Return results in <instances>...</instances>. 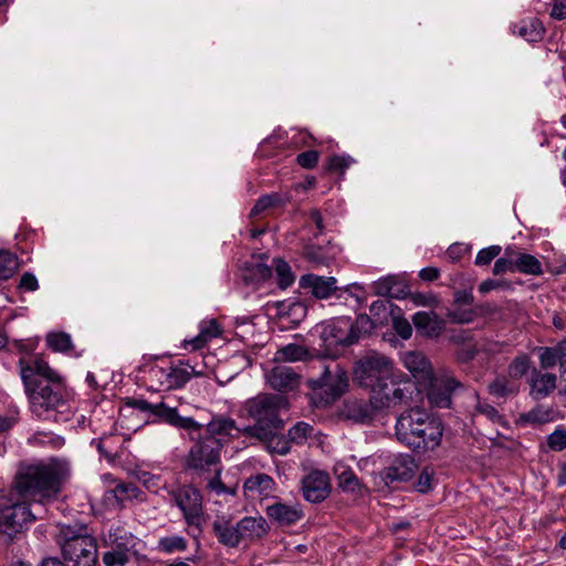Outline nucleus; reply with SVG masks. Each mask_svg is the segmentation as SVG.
<instances>
[{"instance_id":"423d86ee","label":"nucleus","mask_w":566,"mask_h":566,"mask_svg":"<svg viewBox=\"0 0 566 566\" xmlns=\"http://www.w3.org/2000/svg\"><path fill=\"white\" fill-rule=\"evenodd\" d=\"M397 438L417 450L436 448L442 434L440 423L421 409H410L401 413L396 424Z\"/></svg>"},{"instance_id":"3c124183","label":"nucleus","mask_w":566,"mask_h":566,"mask_svg":"<svg viewBox=\"0 0 566 566\" xmlns=\"http://www.w3.org/2000/svg\"><path fill=\"white\" fill-rule=\"evenodd\" d=\"M160 545L167 552L181 551L185 548V542L179 537L164 538Z\"/></svg>"},{"instance_id":"f3484780","label":"nucleus","mask_w":566,"mask_h":566,"mask_svg":"<svg viewBox=\"0 0 566 566\" xmlns=\"http://www.w3.org/2000/svg\"><path fill=\"white\" fill-rule=\"evenodd\" d=\"M176 502L185 514L187 521L197 524L201 513V496L190 486L181 489L176 495Z\"/></svg>"},{"instance_id":"8fccbe9b","label":"nucleus","mask_w":566,"mask_h":566,"mask_svg":"<svg viewBox=\"0 0 566 566\" xmlns=\"http://www.w3.org/2000/svg\"><path fill=\"white\" fill-rule=\"evenodd\" d=\"M336 279L333 276L316 275L313 273H306L300 277L298 283H336Z\"/></svg>"},{"instance_id":"ddd939ff","label":"nucleus","mask_w":566,"mask_h":566,"mask_svg":"<svg viewBox=\"0 0 566 566\" xmlns=\"http://www.w3.org/2000/svg\"><path fill=\"white\" fill-rule=\"evenodd\" d=\"M528 369V361L526 357H517L509 367L510 379L497 378L490 385V392L496 397H504L515 394L520 389L518 380L525 375Z\"/></svg>"},{"instance_id":"a211bd4d","label":"nucleus","mask_w":566,"mask_h":566,"mask_svg":"<svg viewBox=\"0 0 566 566\" xmlns=\"http://www.w3.org/2000/svg\"><path fill=\"white\" fill-rule=\"evenodd\" d=\"M264 258L265 254H253L251 260L243 263L241 271L244 283H261L272 277V266L262 262Z\"/></svg>"},{"instance_id":"0eeeda50","label":"nucleus","mask_w":566,"mask_h":566,"mask_svg":"<svg viewBox=\"0 0 566 566\" xmlns=\"http://www.w3.org/2000/svg\"><path fill=\"white\" fill-rule=\"evenodd\" d=\"M394 377L391 363L377 353H368L357 360L354 367V380L371 390L380 382Z\"/></svg>"},{"instance_id":"0e129e2a","label":"nucleus","mask_w":566,"mask_h":566,"mask_svg":"<svg viewBox=\"0 0 566 566\" xmlns=\"http://www.w3.org/2000/svg\"><path fill=\"white\" fill-rule=\"evenodd\" d=\"M41 566H63L57 559L49 558L43 560Z\"/></svg>"},{"instance_id":"a18cd8bd","label":"nucleus","mask_w":566,"mask_h":566,"mask_svg":"<svg viewBox=\"0 0 566 566\" xmlns=\"http://www.w3.org/2000/svg\"><path fill=\"white\" fill-rule=\"evenodd\" d=\"M304 256L316 264H323L327 259L324 254L323 248L318 245H307L304 249Z\"/></svg>"},{"instance_id":"bb28decb","label":"nucleus","mask_w":566,"mask_h":566,"mask_svg":"<svg viewBox=\"0 0 566 566\" xmlns=\"http://www.w3.org/2000/svg\"><path fill=\"white\" fill-rule=\"evenodd\" d=\"M492 273L495 276L507 273H516L515 269V245H507L494 262Z\"/></svg>"},{"instance_id":"4be33fe9","label":"nucleus","mask_w":566,"mask_h":566,"mask_svg":"<svg viewBox=\"0 0 566 566\" xmlns=\"http://www.w3.org/2000/svg\"><path fill=\"white\" fill-rule=\"evenodd\" d=\"M268 517L282 526L294 524L301 518V511L295 506H290L276 502L266 509Z\"/></svg>"},{"instance_id":"603ef678","label":"nucleus","mask_w":566,"mask_h":566,"mask_svg":"<svg viewBox=\"0 0 566 566\" xmlns=\"http://www.w3.org/2000/svg\"><path fill=\"white\" fill-rule=\"evenodd\" d=\"M551 17L555 20L566 19V0H555Z\"/></svg>"},{"instance_id":"c756f323","label":"nucleus","mask_w":566,"mask_h":566,"mask_svg":"<svg viewBox=\"0 0 566 566\" xmlns=\"http://www.w3.org/2000/svg\"><path fill=\"white\" fill-rule=\"evenodd\" d=\"M531 387L537 395H547L556 388V376L534 371L531 378Z\"/></svg>"},{"instance_id":"58836bf2","label":"nucleus","mask_w":566,"mask_h":566,"mask_svg":"<svg viewBox=\"0 0 566 566\" xmlns=\"http://www.w3.org/2000/svg\"><path fill=\"white\" fill-rule=\"evenodd\" d=\"M214 530H216L218 538L223 544L229 545V546H231V543L228 542L230 536L233 537L234 535H239L238 534V525L233 526V525L229 524L228 522L216 523Z\"/></svg>"},{"instance_id":"72a5a7b5","label":"nucleus","mask_w":566,"mask_h":566,"mask_svg":"<svg viewBox=\"0 0 566 566\" xmlns=\"http://www.w3.org/2000/svg\"><path fill=\"white\" fill-rule=\"evenodd\" d=\"M272 270L274 269L277 283H294L296 275L292 271L291 265L281 258H275L272 261Z\"/></svg>"},{"instance_id":"7c9ffc66","label":"nucleus","mask_w":566,"mask_h":566,"mask_svg":"<svg viewBox=\"0 0 566 566\" xmlns=\"http://www.w3.org/2000/svg\"><path fill=\"white\" fill-rule=\"evenodd\" d=\"M335 474L338 479V485L345 492L360 493L361 486L355 474L343 465L335 468Z\"/></svg>"},{"instance_id":"cd10ccee","label":"nucleus","mask_w":566,"mask_h":566,"mask_svg":"<svg viewBox=\"0 0 566 566\" xmlns=\"http://www.w3.org/2000/svg\"><path fill=\"white\" fill-rule=\"evenodd\" d=\"M18 255L9 250H0V281L10 280L20 269Z\"/></svg>"},{"instance_id":"20e7f679","label":"nucleus","mask_w":566,"mask_h":566,"mask_svg":"<svg viewBox=\"0 0 566 566\" xmlns=\"http://www.w3.org/2000/svg\"><path fill=\"white\" fill-rule=\"evenodd\" d=\"M22 378L30 389V400L35 411L56 408L62 401L60 378L38 356L21 360Z\"/></svg>"},{"instance_id":"6e6d98bb","label":"nucleus","mask_w":566,"mask_h":566,"mask_svg":"<svg viewBox=\"0 0 566 566\" xmlns=\"http://www.w3.org/2000/svg\"><path fill=\"white\" fill-rule=\"evenodd\" d=\"M207 489L210 491V492H216L217 494L221 493V492H224V491H229V492H233V490L231 489H227L222 482L219 480L218 476H214L212 479H210L208 481V484H207Z\"/></svg>"},{"instance_id":"4468645a","label":"nucleus","mask_w":566,"mask_h":566,"mask_svg":"<svg viewBox=\"0 0 566 566\" xmlns=\"http://www.w3.org/2000/svg\"><path fill=\"white\" fill-rule=\"evenodd\" d=\"M302 494L305 500L317 503L325 500L331 492V481L327 473L312 471L302 479Z\"/></svg>"},{"instance_id":"e2e57ef3","label":"nucleus","mask_w":566,"mask_h":566,"mask_svg":"<svg viewBox=\"0 0 566 566\" xmlns=\"http://www.w3.org/2000/svg\"><path fill=\"white\" fill-rule=\"evenodd\" d=\"M483 412L491 419L499 418L496 410L493 407H485Z\"/></svg>"},{"instance_id":"79ce46f5","label":"nucleus","mask_w":566,"mask_h":566,"mask_svg":"<svg viewBox=\"0 0 566 566\" xmlns=\"http://www.w3.org/2000/svg\"><path fill=\"white\" fill-rule=\"evenodd\" d=\"M307 292L311 293L315 298L325 300L333 297L337 289L332 287V285H303Z\"/></svg>"},{"instance_id":"864d4df0","label":"nucleus","mask_w":566,"mask_h":566,"mask_svg":"<svg viewBox=\"0 0 566 566\" xmlns=\"http://www.w3.org/2000/svg\"><path fill=\"white\" fill-rule=\"evenodd\" d=\"M440 271L438 268L429 266L424 268L419 272V277L422 281L433 282L439 279Z\"/></svg>"},{"instance_id":"412c9836","label":"nucleus","mask_w":566,"mask_h":566,"mask_svg":"<svg viewBox=\"0 0 566 566\" xmlns=\"http://www.w3.org/2000/svg\"><path fill=\"white\" fill-rule=\"evenodd\" d=\"M268 380L276 390H293L298 384L297 375L287 366L274 367L269 374Z\"/></svg>"},{"instance_id":"5fc2aeb1","label":"nucleus","mask_w":566,"mask_h":566,"mask_svg":"<svg viewBox=\"0 0 566 566\" xmlns=\"http://www.w3.org/2000/svg\"><path fill=\"white\" fill-rule=\"evenodd\" d=\"M449 316L455 323H468L471 321V313L461 311L460 308H453L449 312Z\"/></svg>"},{"instance_id":"37998d69","label":"nucleus","mask_w":566,"mask_h":566,"mask_svg":"<svg viewBox=\"0 0 566 566\" xmlns=\"http://www.w3.org/2000/svg\"><path fill=\"white\" fill-rule=\"evenodd\" d=\"M132 406L142 410V411H150L153 415L163 418L165 421H167V416L164 412H160L159 409L163 407L165 409H170L164 403L158 405H150L145 400H134L132 402Z\"/></svg>"},{"instance_id":"13d9d810","label":"nucleus","mask_w":566,"mask_h":566,"mask_svg":"<svg viewBox=\"0 0 566 566\" xmlns=\"http://www.w3.org/2000/svg\"><path fill=\"white\" fill-rule=\"evenodd\" d=\"M310 219L315 223L316 229L318 230V232L323 233L325 227H324V223H323V217H322L321 211L318 209H312L310 211Z\"/></svg>"},{"instance_id":"c03bdc74","label":"nucleus","mask_w":566,"mask_h":566,"mask_svg":"<svg viewBox=\"0 0 566 566\" xmlns=\"http://www.w3.org/2000/svg\"><path fill=\"white\" fill-rule=\"evenodd\" d=\"M313 432V428L308 426L307 423H297L291 431H290V440L296 443L303 442L307 437H310Z\"/></svg>"},{"instance_id":"69168bd1","label":"nucleus","mask_w":566,"mask_h":566,"mask_svg":"<svg viewBox=\"0 0 566 566\" xmlns=\"http://www.w3.org/2000/svg\"><path fill=\"white\" fill-rule=\"evenodd\" d=\"M316 185V178L315 177H307L306 178V182L305 185L303 186L304 189H311V188H314Z\"/></svg>"},{"instance_id":"dca6fc26","label":"nucleus","mask_w":566,"mask_h":566,"mask_svg":"<svg viewBox=\"0 0 566 566\" xmlns=\"http://www.w3.org/2000/svg\"><path fill=\"white\" fill-rule=\"evenodd\" d=\"M238 534L230 536L228 542L231 546H237L241 541H253L261 538L269 531L266 521L263 517H245L238 524Z\"/></svg>"},{"instance_id":"052dcab7","label":"nucleus","mask_w":566,"mask_h":566,"mask_svg":"<svg viewBox=\"0 0 566 566\" xmlns=\"http://www.w3.org/2000/svg\"><path fill=\"white\" fill-rule=\"evenodd\" d=\"M168 379V387L179 386L184 380L179 379L180 375L178 371L171 373Z\"/></svg>"},{"instance_id":"6e6552de","label":"nucleus","mask_w":566,"mask_h":566,"mask_svg":"<svg viewBox=\"0 0 566 566\" xmlns=\"http://www.w3.org/2000/svg\"><path fill=\"white\" fill-rule=\"evenodd\" d=\"M370 322L367 316H359L356 325L349 324L347 321H339L333 326H329L324 332V343L326 354L336 356L340 350L353 343H355L361 332L367 333Z\"/></svg>"},{"instance_id":"f03ea898","label":"nucleus","mask_w":566,"mask_h":566,"mask_svg":"<svg viewBox=\"0 0 566 566\" xmlns=\"http://www.w3.org/2000/svg\"><path fill=\"white\" fill-rule=\"evenodd\" d=\"M159 411L167 416L170 424L188 430L190 439L195 441L189 454V465L195 469L203 470L216 464L220 447L240 433L231 419L217 418L203 428L191 418L180 417L176 409L161 407Z\"/></svg>"},{"instance_id":"39448f33","label":"nucleus","mask_w":566,"mask_h":566,"mask_svg":"<svg viewBox=\"0 0 566 566\" xmlns=\"http://www.w3.org/2000/svg\"><path fill=\"white\" fill-rule=\"evenodd\" d=\"M402 364L417 384L427 390L430 403L438 407L449 406L450 395L458 385L453 378L448 375L434 374L428 358L417 350L405 353Z\"/></svg>"},{"instance_id":"09e8293b","label":"nucleus","mask_w":566,"mask_h":566,"mask_svg":"<svg viewBox=\"0 0 566 566\" xmlns=\"http://www.w3.org/2000/svg\"><path fill=\"white\" fill-rule=\"evenodd\" d=\"M525 421L541 424L552 419L551 411L544 409H536L524 416Z\"/></svg>"},{"instance_id":"680f3d73","label":"nucleus","mask_w":566,"mask_h":566,"mask_svg":"<svg viewBox=\"0 0 566 566\" xmlns=\"http://www.w3.org/2000/svg\"><path fill=\"white\" fill-rule=\"evenodd\" d=\"M19 283H38L36 277L31 272H24Z\"/></svg>"},{"instance_id":"6ab92c4d","label":"nucleus","mask_w":566,"mask_h":566,"mask_svg":"<svg viewBox=\"0 0 566 566\" xmlns=\"http://www.w3.org/2000/svg\"><path fill=\"white\" fill-rule=\"evenodd\" d=\"M378 411L370 403V399L350 397L344 401V407L340 411L342 417L355 422H365L371 419L373 413Z\"/></svg>"},{"instance_id":"ea45409f","label":"nucleus","mask_w":566,"mask_h":566,"mask_svg":"<svg viewBox=\"0 0 566 566\" xmlns=\"http://www.w3.org/2000/svg\"><path fill=\"white\" fill-rule=\"evenodd\" d=\"M547 446L553 451H562L566 448V430L563 428L556 429L547 438Z\"/></svg>"},{"instance_id":"c85d7f7f","label":"nucleus","mask_w":566,"mask_h":566,"mask_svg":"<svg viewBox=\"0 0 566 566\" xmlns=\"http://www.w3.org/2000/svg\"><path fill=\"white\" fill-rule=\"evenodd\" d=\"M220 329L217 325L216 321L205 322L201 325L200 334L195 337L192 340L186 343L187 345H191L192 349H200L205 347L212 338L219 336Z\"/></svg>"},{"instance_id":"9b49d317","label":"nucleus","mask_w":566,"mask_h":566,"mask_svg":"<svg viewBox=\"0 0 566 566\" xmlns=\"http://www.w3.org/2000/svg\"><path fill=\"white\" fill-rule=\"evenodd\" d=\"M411 394V386L407 382L401 387V385L395 380L390 382L385 380L371 390L370 403L375 409L382 410L385 408L407 403Z\"/></svg>"},{"instance_id":"a878e982","label":"nucleus","mask_w":566,"mask_h":566,"mask_svg":"<svg viewBox=\"0 0 566 566\" xmlns=\"http://www.w3.org/2000/svg\"><path fill=\"white\" fill-rule=\"evenodd\" d=\"M413 324L430 337L440 335L443 329V322L441 319L424 312L417 313L413 316Z\"/></svg>"},{"instance_id":"393cba45","label":"nucleus","mask_w":566,"mask_h":566,"mask_svg":"<svg viewBox=\"0 0 566 566\" xmlns=\"http://www.w3.org/2000/svg\"><path fill=\"white\" fill-rule=\"evenodd\" d=\"M290 200L291 197L286 193L272 192L263 195L256 200L255 205L251 209L250 218H255L269 209L284 207Z\"/></svg>"},{"instance_id":"a19ab883","label":"nucleus","mask_w":566,"mask_h":566,"mask_svg":"<svg viewBox=\"0 0 566 566\" xmlns=\"http://www.w3.org/2000/svg\"><path fill=\"white\" fill-rule=\"evenodd\" d=\"M471 252V245L468 243H453L451 244L447 250V256L452 262H458L461 259H463L465 255L470 254Z\"/></svg>"},{"instance_id":"aec40b11","label":"nucleus","mask_w":566,"mask_h":566,"mask_svg":"<svg viewBox=\"0 0 566 566\" xmlns=\"http://www.w3.org/2000/svg\"><path fill=\"white\" fill-rule=\"evenodd\" d=\"M275 483L273 479L266 474L258 473L250 476L243 485L244 496L255 501L269 496L274 492Z\"/></svg>"},{"instance_id":"1a4fd4ad","label":"nucleus","mask_w":566,"mask_h":566,"mask_svg":"<svg viewBox=\"0 0 566 566\" xmlns=\"http://www.w3.org/2000/svg\"><path fill=\"white\" fill-rule=\"evenodd\" d=\"M310 384L314 391V398L323 405H328L342 395L347 386V380L344 373L334 364L328 365L319 378L311 379Z\"/></svg>"},{"instance_id":"bf43d9fd","label":"nucleus","mask_w":566,"mask_h":566,"mask_svg":"<svg viewBox=\"0 0 566 566\" xmlns=\"http://www.w3.org/2000/svg\"><path fill=\"white\" fill-rule=\"evenodd\" d=\"M138 480L149 490L154 489L157 485L155 479L148 472H140L138 474Z\"/></svg>"},{"instance_id":"2f4dec72","label":"nucleus","mask_w":566,"mask_h":566,"mask_svg":"<svg viewBox=\"0 0 566 566\" xmlns=\"http://www.w3.org/2000/svg\"><path fill=\"white\" fill-rule=\"evenodd\" d=\"M353 163L354 159L348 155H333L327 158L323 169L325 172L343 176Z\"/></svg>"},{"instance_id":"5701e85b","label":"nucleus","mask_w":566,"mask_h":566,"mask_svg":"<svg viewBox=\"0 0 566 566\" xmlns=\"http://www.w3.org/2000/svg\"><path fill=\"white\" fill-rule=\"evenodd\" d=\"M516 273L538 276L543 274L542 262L533 254L526 253L523 249L515 247Z\"/></svg>"},{"instance_id":"f257e3e1","label":"nucleus","mask_w":566,"mask_h":566,"mask_svg":"<svg viewBox=\"0 0 566 566\" xmlns=\"http://www.w3.org/2000/svg\"><path fill=\"white\" fill-rule=\"evenodd\" d=\"M67 473V465L57 460L20 470L13 486L0 494V533L11 537L20 532L24 523L34 518L27 505L56 493Z\"/></svg>"},{"instance_id":"4c0bfd02","label":"nucleus","mask_w":566,"mask_h":566,"mask_svg":"<svg viewBox=\"0 0 566 566\" xmlns=\"http://www.w3.org/2000/svg\"><path fill=\"white\" fill-rule=\"evenodd\" d=\"M319 160V153L311 149L302 151L296 156V163L304 169H313L317 166Z\"/></svg>"},{"instance_id":"774afa93","label":"nucleus","mask_w":566,"mask_h":566,"mask_svg":"<svg viewBox=\"0 0 566 566\" xmlns=\"http://www.w3.org/2000/svg\"><path fill=\"white\" fill-rule=\"evenodd\" d=\"M117 488L120 490V492H122V493H127V495H129V492H130V491H132V492H134V491H135V489H134V488L128 486V485H124V484H120V485H118Z\"/></svg>"},{"instance_id":"f8f14e48","label":"nucleus","mask_w":566,"mask_h":566,"mask_svg":"<svg viewBox=\"0 0 566 566\" xmlns=\"http://www.w3.org/2000/svg\"><path fill=\"white\" fill-rule=\"evenodd\" d=\"M133 539L127 536H122L116 531L109 534L105 539L106 551L103 553V562L106 566H124L133 557L132 551Z\"/></svg>"},{"instance_id":"2eb2a0df","label":"nucleus","mask_w":566,"mask_h":566,"mask_svg":"<svg viewBox=\"0 0 566 566\" xmlns=\"http://www.w3.org/2000/svg\"><path fill=\"white\" fill-rule=\"evenodd\" d=\"M416 470L417 464L411 458H400L387 469L385 475L379 476V481H375V485L380 490L395 481L407 482L413 476Z\"/></svg>"},{"instance_id":"49530a36","label":"nucleus","mask_w":566,"mask_h":566,"mask_svg":"<svg viewBox=\"0 0 566 566\" xmlns=\"http://www.w3.org/2000/svg\"><path fill=\"white\" fill-rule=\"evenodd\" d=\"M392 327L403 339H407L411 336L412 328L409 322L405 318L394 316L392 317Z\"/></svg>"},{"instance_id":"e433bc0d","label":"nucleus","mask_w":566,"mask_h":566,"mask_svg":"<svg viewBox=\"0 0 566 566\" xmlns=\"http://www.w3.org/2000/svg\"><path fill=\"white\" fill-rule=\"evenodd\" d=\"M48 344L54 350L65 352L71 347V339L65 333H52L48 336Z\"/></svg>"},{"instance_id":"c9c22d12","label":"nucleus","mask_w":566,"mask_h":566,"mask_svg":"<svg viewBox=\"0 0 566 566\" xmlns=\"http://www.w3.org/2000/svg\"><path fill=\"white\" fill-rule=\"evenodd\" d=\"M307 353L303 347L297 345H289L277 352L275 359L283 361H294L304 359Z\"/></svg>"},{"instance_id":"de8ad7c7","label":"nucleus","mask_w":566,"mask_h":566,"mask_svg":"<svg viewBox=\"0 0 566 566\" xmlns=\"http://www.w3.org/2000/svg\"><path fill=\"white\" fill-rule=\"evenodd\" d=\"M433 480V470L430 468H424L419 474L417 489L420 492H427L431 485Z\"/></svg>"},{"instance_id":"4d7b16f0","label":"nucleus","mask_w":566,"mask_h":566,"mask_svg":"<svg viewBox=\"0 0 566 566\" xmlns=\"http://www.w3.org/2000/svg\"><path fill=\"white\" fill-rule=\"evenodd\" d=\"M407 280H408V277H407L406 274H399V275L389 274L387 276H382V277L378 279L374 283H389V284H392V283H406Z\"/></svg>"},{"instance_id":"9d476101","label":"nucleus","mask_w":566,"mask_h":566,"mask_svg":"<svg viewBox=\"0 0 566 566\" xmlns=\"http://www.w3.org/2000/svg\"><path fill=\"white\" fill-rule=\"evenodd\" d=\"M64 566H94L96 546L88 536L67 538L63 545Z\"/></svg>"},{"instance_id":"7ed1b4c3","label":"nucleus","mask_w":566,"mask_h":566,"mask_svg":"<svg viewBox=\"0 0 566 566\" xmlns=\"http://www.w3.org/2000/svg\"><path fill=\"white\" fill-rule=\"evenodd\" d=\"M286 407V398L280 395H260L248 400L239 415L254 419L255 426L245 428L243 433L260 440L272 453L286 454L291 440L279 434L280 411Z\"/></svg>"},{"instance_id":"f704fd0d","label":"nucleus","mask_w":566,"mask_h":566,"mask_svg":"<svg viewBox=\"0 0 566 566\" xmlns=\"http://www.w3.org/2000/svg\"><path fill=\"white\" fill-rule=\"evenodd\" d=\"M503 249L501 245L493 244L488 248L481 249L476 256L474 264L478 266H486L490 265L493 260H496L497 256L502 253Z\"/></svg>"},{"instance_id":"338daca9","label":"nucleus","mask_w":566,"mask_h":566,"mask_svg":"<svg viewBox=\"0 0 566 566\" xmlns=\"http://www.w3.org/2000/svg\"><path fill=\"white\" fill-rule=\"evenodd\" d=\"M562 368V379L566 381V357L559 361Z\"/></svg>"},{"instance_id":"b1692460","label":"nucleus","mask_w":566,"mask_h":566,"mask_svg":"<svg viewBox=\"0 0 566 566\" xmlns=\"http://www.w3.org/2000/svg\"><path fill=\"white\" fill-rule=\"evenodd\" d=\"M513 32L528 42H539L545 34L543 22L537 18H530L522 20L520 23L513 25Z\"/></svg>"},{"instance_id":"473e14b6","label":"nucleus","mask_w":566,"mask_h":566,"mask_svg":"<svg viewBox=\"0 0 566 566\" xmlns=\"http://www.w3.org/2000/svg\"><path fill=\"white\" fill-rule=\"evenodd\" d=\"M566 357V342L555 348H542L539 350L541 366L543 368L553 367L557 361Z\"/></svg>"}]
</instances>
